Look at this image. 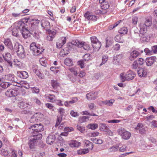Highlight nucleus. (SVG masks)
<instances>
[{"instance_id":"nucleus-1","label":"nucleus","mask_w":157,"mask_h":157,"mask_svg":"<svg viewBox=\"0 0 157 157\" xmlns=\"http://www.w3.org/2000/svg\"><path fill=\"white\" fill-rule=\"evenodd\" d=\"M31 21L30 17H26L14 23L15 26L18 29V30L20 31L23 37L25 38H26L28 37L29 36L28 33L29 32L27 25L25 22L27 23L29 21Z\"/></svg>"},{"instance_id":"nucleus-2","label":"nucleus","mask_w":157,"mask_h":157,"mask_svg":"<svg viewBox=\"0 0 157 157\" xmlns=\"http://www.w3.org/2000/svg\"><path fill=\"white\" fill-rule=\"evenodd\" d=\"M30 47V52L36 56L41 54L44 50L39 44H36L35 42L31 43Z\"/></svg>"},{"instance_id":"nucleus-3","label":"nucleus","mask_w":157,"mask_h":157,"mask_svg":"<svg viewBox=\"0 0 157 157\" xmlns=\"http://www.w3.org/2000/svg\"><path fill=\"white\" fill-rule=\"evenodd\" d=\"M117 132L121 138L124 140H126L129 139L131 136V133L124 128H118Z\"/></svg>"},{"instance_id":"nucleus-4","label":"nucleus","mask_w":157,"mask_h":157,"mask_svg":"<svg viewBox=\"0 0 157 157\" xmlns=\"http://www.w3.org/2000/svg\"><path fill=\"white\" fill-rule=\"evenodd\" d=\"M14 49L17 52L18 56L21 58H24L25 53L23 46L18 43L16 42L14 46Z\"/></svg>"},{"instance_id":"nucleus-5","label":"nucleus","mask_w":157,"mask_h":157,"mask_svg":"<svg viewBox=\"0 0 157 157\" xmlns=\"http://www.w3.org/2000/svg\"><path fill=\"white\" fill-rule=\"evenodd\" d=\"M71 44L78 47H83L84 49L88 50L90 49V45L86 43L79 41L78 40H74L72 41Z\"/></svg>"},{"instance_id":"nucleus-6","label":"nucleus","mask_w":157,"mask_h":157,"mask_svg":"<svg viewBox=\"0 0 157 157\" xmlns=\"http://www.w3.org/2000/svg\"><path fill=\"white\" fill-rule=\"evenodd\" d=\"M2 78L5 80L9 81L12 83H13V85L20 86L18 85H17V84L20 85V84L15 82V77L13 74H10L5 75L3 76Z\"/></svg>"},{"instance_id":"nucleus-7","label":"nucleus","mask_w":157,"mask_h":157,"mask_svg":"<svg viewBox=\"0 0 157 157\" xmlns=\"http://www.w3.org/2000/svg\"><path fill=\"white\" fill-rule=\"evenodd\" d=\"M29 129L33 131L32 132L36 134V132H41L43 130V125L40 124H36L31 126Z\"/></svg>"},{"instance_id":"nucleus-8","label":"nucleus","mask_w":157,"mask_h":157,"mask_svg":"<svg viewBox=\"0 0 157 157\" xmlns=\"http://www.w3.org/2000/svg\"><path fill=\"white\" fill-rule=\"evenodd\" d=\"M17 90L14 89H9L7 90L5 93L6 96L9 97H15L17 96Z\"/></svg>"},{"instance_id":"nucleus-9","label":"nucleus","mask_w":157,"mask_h":157,"mask_svg":"<svg viewBox=\"0 0 157 157\" xmlns=\"http://www.w3.org/2000/svg\"><path fill=\"white\" fill-rule=\"evenodd\" d=\"M85 18L88 20H92L95 21L97 20V18L95 16L92 15L89 12H87L84 15Z\"/></svg>"},{"instance_id":"nucleus-10","label":"nucleus","mask_w":157,"mask_h":157,"mask_svg":"<svg viewBox=\"0 0 157 157\" xmlns=\"http://www.w3.org/2000/svg\"><path fill=\"white\" fill-rule=\"evenodd\" d=\"M156 61V57L152 56L147 58L145 61L146 65L147 66H151Z\"/></svg>"},{"instance_id":"nucleus-11","label":"nucleus","mask_w":157,"mask_h":157,"mask_svg":"<svg viewBox=\"0 0 157 157\" xmlns=\"http://www.w3.org/2000/svg\"><path fill=\"white\" fill-rule=\"evenodd\" d=\"M45 98L48 101L52 103L54 102V101H55L56 98L55 95L50 94H46L45 96Z\"/></svg>"},{"instance_id":"nucleus-12","label":"nucleus","mask_w":157,"mask_h":157,"mask_svg":"<svg viewBox=\"0 0 157 157\" xmlns=\"http://www.w3.org/2000/svg\"><path fill=\"white\" fill-rule=\"evenodd\" d=\"M17 75L20 78L25 79L29 76V75L27 72L24 71H18Z\"/></svg>"},{"instance_id":"nucleus-13","label":"nucleus","mask_w":157,"mask_h":157,"mask_svg":"<svg viewBox=\"0 0 157 157\" xmlns=\"http://www.w3.org/2000/svg\"><path fill=\"white\" fill-rule=\"evenodd\" d=\"M11 56V54L10 53L7 52L3 55V57L5 60L7 61L10 66L12 67V62L10 61Z\"/></svg>"},{"instance_id":"nucleus-14","label":"nucleus","mask_w":157,"mask_h":157,"mask_svg":"<svg viewBox=\"0 0 157 157\" xmlns=\"http://www.w3.org/2000/svg\"><path fill=\"white\" fill-rule=\"evenodd\" d=\"M41 25L46 30H49L50 28V23L49 21H42Z\"/></svg>"},{"instance_id":"nucleus-15","label":"nucleus","mask_w":157,"mask_h":157,"mask_svg":"<svg viewBox=\"0 0 157 157\" xmlns=\"http://www.w3.org/2000/svg\"><path fill=\"white\" fill-rule=\"evenodd\" d=\"M139 52L136 51L134 50L130 53L129 57V59L131 61H133L139 55Z\"/></svg>"},{"instance_id":"nucleus-16","label":"nucleus","mask_w":157,"mask_h":157,"mask_svg":"<svg viewBox=\"0 0 157 157\" xmlns=\"http://www.w3.org/2000/svg\"><path fill=\"white\" fill-rule=\"evenodd\" d=\"M42 135L41 134L38 133L37 135H34L31 136L30 140L36 142L38 140H40L42 138Z\"/></svg>"},{"instance_id":"nucleus-17","label":"nucleus","mask_w":157,"mask_h":157,"mask_svg":"<svg viewBox=\"0 0 157 157\" xmlns=\"http://www.w3.org/2000/svg\"><path fill=\"white\" fill-rule=\"evenodd\" d=\"M136 75L135 74L131 71H128L126 74V80H131L133 79Z\"/></svg>"},{"instance_id":"nucleus-18","label":"nucleus","mask_w":157,"mask_h":157,"mask_svg":"<svg viewBox=\"0 0 157 157\" xmlns=\"http://www.w3.org/2000/svg\"><path fill=\"white\" fill-rule=\"evenodd\" d=\"M140 28V34L145 33L147 31V28L144 23H141L139 25Z\"/></svg>"},{"instance_id":"nucleus-19","label":"nucleus","mask_w":157,"mask_h":157,"mask_svg":"<svg viewBox=\"0 0 157 157\" xmlns=\"http://www.w3.org/2000/svg\"><path fill=\"white\" fill-rule=\"evenodd\" d=\"M4 42L5 45L10 50H12L13 49L12 43L10 39L7 38L5 39Z\"/></svg>"},{"instance_id":"nucleus-20","label":"nucleus","mask_w":157,"mask_h":157,"mask_svg":"<svg viewBox=\"0 0 157 157\" xmlns=\"http://www.w3.org/2000/svg\"><path fill=\"white\" fill-rule=\"evenodd\" d=\"M138 74L139 76L140 77H145L147 75L146 70L143 68H140L137 71Z\"/></svg>"},{"instance_id":"nucleus-21","label":"nucleus","mask_w":157,"mask_h":157,"mask_svg":"<svg viewBox=\"0 0 157 157\" xmlns=\"http://www.w3.org/2000/svg\"><path fill=\"white\" fill-rule=\"evenodd\" d=\"M95 94V92L90 93L87 94L86 95L87 99L89 100H94L97 98V95H94Z\"/></svg>"},{"instance_id":"nucleus-22","label":"nucleus","mask_w":157,"mask_h":157,"mask_svg":"<svg viewBox=\"0 0 157 157\" xmlns=\"http://www.w3.org/2000/svg\"><path fill=\"white\" fill-rule=\"evenodd\" d=\"M94 51H98L101 47V43L99 41L97 43H95L94 44L92 45Z\"/></svg>"},{"instance_id":"nucleus-23","label":"nucleus","mask_w":157,"mask_h":157,"mask_svg":"<svg viewBox=\"0 0 157 157\" xmlns=\"http://www.w3.org/2000/svg\"><path fill=\"white\" fill-rule=\"evenodd\" d=\"M55 140L54 136L53 135H49L46 139V142L49 144H52Z\"/></svg>"},{"instance_id":"nucleus-24","label":"nucleus","mask_w":157,"mask_h":157,"mask_svg":"<svg viewBox=\"0 0 157 157\" xmlns=\"http://www.w3.org/2000/svg\"><path fill=\"white\" fill-rule=\"evenodd\" d=\"M64 64L68 66H71L73 65V62L72 59L69 58H66L64 61Z\"/></svg>"},{"instance_id":"nucleus-25","label":"nucleus","mask_w":157,"mask_h":157,"mask_svg":"<svg viewBox=\"0 0 157 157\" xmlns=\"http://www.w3.org/2000/svg\"><path fill=\"white\" fill-rule=\"evenodd\" d=\"M114 101V100L113 99H111L110 100H107L105 101H102V102L105 105L109 106H112Z\"/></svg>"},{"instance_id":"nucleus-26","label":"nucleus","mask_w":157,"mask_h":157,"mask_svg":"<svg viewBox=\"0 0 157 157\" xmlns=\"http://www.w3.org/2000/svg\"><path fill=\"white\" fill-rule=\"evenodd\" d=\"M18 106L21 108L25 109L28 108L29 106V105L28 103L22 101L18 103Z\"/></svg>"},{"instance_id":"nucleus-27","label":"nucleus","mask_w":157,"mask_h":157,"mask_svg":"<svg viewBox=\"0 0 157 157\" xmlns=\"http://www.w3.org/2000/svg\"><path fill=\"white\" fill-rule=\"evenodd\" d=\"M85 146L86 147H88L87 148L90 150H92L93 147V144L88 140H85L84 141Z\"/></svg>"},{"instance_id":"nucleus-28","label":"nucleus","mask_w":157,"mask_h":157,"mask_svg":"<svg viewBox=\"0 0 157 157\" xmlns=\"http://www.w3.org/2000/svg\"><path fill=\"white\" fill-rule=\"evenodd\" d=\"M69 144L72 147H77L80 145L81 143L76 140H73Z\"/></svg>"},{"instance_id":"nucleus-29","label":"nucleus","mask_w":157,"mask_h":157,"mask_svg":"<svg viewBox=\"0 0 157 157\" xmlns=\"http://www.w3.org/2000/svg\"><path fill=\"white\" fill-rule=\"evenodd\" d=\"M89 151L88 148L81 149L78 151V155H83L88 153Z\"/></svg>"},{"instance_id":"nucleus-30","label":"nucleus","mask_w":157,"mask_h":157,"mask_svg":"<svg viewBox=\"0 0 157 157\" xmlns=\"http://www.w3.org/2000/svg\"><path fill=\"white\" fill-rule=\"evenodd\" d=\"M98 127V124H90L87 125V128L89 129L94 130Z\"/></svg>"},{"instance_id":"nucleus-31","label":"nucleus","mask_w":157,"mask_h":157,"mask_svg":"<svg viewBox=\"0 0 157 157\" xmlns=\"http://www.w3.org/2000/svg\"><path fill=\"white\" fill-rule=\"evenodd\" d=\"M20 32V30H18L15 26L13 28L12 30V35L14 36L17 37L19 35V33Z\"/></svg>"},{"instance_id":"nucleus-32","label":"nucleus","mask_w":157,"mask_h":157,"mask_svg":"<svg viewBox=\"0 0 157 157\" xmlns=\"http://www.w3.org/2000/svg\"><path fill=\"white\" fill-rule=\"evenodd\" d=\"M112 39L111 37H107L106 38V44L105 47L106 48L109 47L112 44Z\"/></svg>"},{"instance_id":"nucleus-33","label":"nucleus","mask_w":157,"mask_h":157,"mask_svg":"<svg viewBox=\"0 0 157 157\" xmlns=\"http://www.w3.org/2000/svg\"><path fill=\"white\" fill-rule=\"evenodd\" d=\"M119 149V146L117 145H114L110 147L108 151L110 152H114L117 151Z\"/></svg>"},{"instance_id":"nucleus-34","label":"nucleus","mask_w":157,"mask_h":157,"mask_svg":"<svg viewBox=\"0 0 157 157\" xmlns=\"http://www.w3.org/2000/svg\"><path fill=\"white\" fill-rule=\"evenodd\" d=\"M34 115H37V117L36 118L38 122L41 121L42 120L44 115L41 113H36Z\"/></svg>"},{"instance_id":"nucleus-35","label":"nucleus","mask_w":157,"mask_h":157,"mask_svg":"<svg viewBox=\"0 0 157 157\" xmlns=\"http://www.w3.org/2000/svg\"><path fill=\"white\" fill-rule=\"evenodd\" d=\"M89 117L88 116H83L80 117L79 119V121L80 123L89 120Z\"/></svg>"},{"instance_id":"nucleus-36","label":"nucleus","mask_w":157,"mask_h":157,"mask_svg":"<svg viewBox=\"0 0 157 157\" xmlns=\"http://www.w3.org/2000/svg\"><path fill=\"white\" fill-rule=\"evenodd\" d=\"M101 6L103 9L106 10L109 8V6L108 2H105L101 4Z\"/></svg>"},{"instance_id":"nucleus-37","label":"nucleus","mask_w":157,"mask_h":157,"mask_svg":"<svg viewBox=\"0 0 157 157\" xmlns=\"http://www.w3.org/2000/svg\"><path fill=\"white\" fill-rule=\"evenodd\" d=\"M10 84L9 82H2L0 84V87L5 89L7 88L10 86Z\"/></svg>"},{"instance_id":"nucleus-38","label":"nucleus","mask_w":157,"mask_h":157,"mask_svg":"<svg viewBox=\"0 0 157 157\" xmlns=\"http://www.w3.org/2000/svg\"><path fill=\"white\" fill-rule=\"evenodd\" d=\"M128 32V29L126 27H123L119 30V33L121 34H125Z\"/></svg>"},{"instance_id":"nucleus-39","label":"nucleus","mask_w":157,"mask_h":157,"mask_svg":"<svg viewBox=\"0 0 157 157\" xmlns=\"http://www.w3.org/2000/svg\"><path fill=\"white\" fill-rule=\"evenodd\" d=\"M140 40L142 41L145 42L147 41V35L145 33L140 34Z\"/></svg>"},{"instance_id":"nucleus-40","label":"nucleus","mask_w":157,"mask_h":157,"mask_svg":"<svg viewBox=\"0 0 157 157\" xmlns=\"http://www.w3.org/2000/svg\"><path fill=\"white\" fill-rule=\"evenodd\" d=\"M100 128L101 131H105L107 130L108 129L107 126L104 123H101L100 124Z\"/></svg>"},{"instance_id":"nucleus-41","label":"nucleus","mask_w":157,"mask_h":157,"mask_svg":"<svg viewBox=\"0 0 157 157\" xmlns=\"http://www.w3.org/2000/svg\"><path fill=\"white\" fill-rule=\"evenodd\" d=\"M122 58L121 55H117L113 57V59L114 61L118 62Z\"/></svg>"},{"instance_id":"nucleus-42","label":"nucleus","mask_w":157,"mask_h":157,"mask_svg":"<svg viewBox=\"0 0 157 157\" xmlns=\"http://www.w3.org/2000/svg\"><path fill=\"white\" fill-rule=\"evenodd\" d=\"M77 68L75 67L69 68V70L72 73H73L75 76H76L77 74Z\"/></svg>"},{"instance_id":"nucleus-43","label":"nucleus","mask_w":157,"mask_h":157,"mask_svg":"<svg viewBox=\"0 0 157 157\" xmlns=\"http://www.w3.org/2000/svg\"><path fill=\"white\" fill-rule=\"evenodd\" d=\"M90 40L92 43V45L99 41L97 38L95 36L90 37Z\"/></svg>"},{"instance_id":"nucleus-44","label":"nucleus","mask_w":157,"mask_h":157,"mask_svg":"<svg viewBox=\"0 0 157 157\" xmlns=\"http://www.w3.org/2000/svg\"><path fill=\"white\" fill-rule=\"evenodd\" d=\"M77 129L81 133H83L85 131V127L80 125H77Z\"/></svg>"},{"instance_id":"nucleus-45","label":"nucleus","mask_w":157,"mask_h":157,"mask_svg":"<svg viewBox=\"0 0 157 157\" xmlns=\"http://www.w3.org/2000/svg\"><path fill=\"white\" fill-rule=\"evenodd\" d=\"M37 117V115H33V116L31 117L29 121L31 123H36L38 122L37 120H36V117Z\"/></svg>"},{"instance_id":"nucleus-46","label":"nucleus","mask_w":157,"mask_h":157,"mask_svg":"<svg viewBox=\"0 0 157 157\" xmlns=\"http://www.w3.org/2000/svg\"><path fill=\"white\" fill-rule=\"evenodd\" d=\"M126 74L125 75L123 73H121L120 75V78L121 80V81L123 82H124L125 81L127 80H126Z\"/></svg>"},{"instance_id":"nucleus-47","label":"nucleus","mask_w":157,"mask_h":157,"mask_svg":"<svg viewBox=\"0 0 157 157\" xmlns=\"http://www.w3.org/2000/svg\"><path fill=\"white\" fill-rule=\"evenodd\" d=\"M59 42L62 43L64 45L66 42V38L65 37H62L59 38L58 40Z\"/></svg>"},{"instance_id":"nucleus-48","label":"nucleus","mask_w":157,"mask_h":157,"mask_svg":"<svg viewBox=\"0 0 157 157\" xmlns=\"http://www.w3.org/2000/svg\"><path fill=\"white\" fill-rule=\"evenodd\" d=\"M39 61L40 64L42 65L44 67H46L47 66L46 61L45 59L44 58H41L40 59Z\"/></svg>"},{"instance_id":"nucleus-49","label":"nucleus","mask_w":157,"mask_h":157,"mask_svg":"<svg viewBox=\"0 0 157 157\" xmlns=\"http://www.w3.org/2000/svg\"><path fill=\"white\" fill-rule=\"evenodd\" d=\"M51 84L53 87L54 89L56 88L58 85V83L57 81L54 80L51 81Z\"/></svg>"},{"instance_id":"nucleus-50","label":"nucleus","mask_w":157,"mask_h":157,"mask_svg":"<svg viewBox=\"0 0 157 157\" xmlns=\"http://www.w3.org/2000/svg\"><path fill=\"white\" fill-rule=\"evenodd\" d=\"M83 114L84 115H88L91 116H98L97 115L93 113H90L89 112H88L87 111H85L83 112Z\"/></svg>"},{"instance_id":"nucleus-51","label":"nucleus","mask_w":157,"mask_h":157,"mask_svg":"<svg viewBox=\"0 0 157 157\" xmlns=\"http://www.w3.org/2000/svg\"><path fill=\"white\" fill-rule=\"evenodd\" d=\"M90 58V55L88 54H86L84 55L83 56V59L85 61H88Z\"/></svg>"},{"instance_id":"nucleus-52","label":"nucleus","mask_w":157,"mask_h":157,"mask_svg":"<svg viewBox=\"0 0 157 157\" xmlns=\"http://www.w3.org/2000/svg\"><path fill=\"white\" fill-rule=\"evenodd\" d=\"M144 51L147 55H150L152 54V50H150L148 48H146L144 49Z\"/></svg>"},{"instance_id":"nucleus-53","label":"nucleus","mask_w":157,"mask_h":157,"mask_svg":"<svg viewBox=\"0 0 157 157\" xmlns=\"http://www.w3.org/2000/svg\"><path fill=\"white\" fill-rule=\"evenodd\" d=\"M93 141L94 143L98 144H101L103 142L102 140L101 139H98L96 138H95L94 139Z\"/></svg>"},{"instance_id":"nucleus-54","label":"nucleus","mask_w":157,"mask_h":157,"mask_svg":"<svg viewBox=\"0 0 157 157\" xmlns=\"http://www.w3.org/2000/svg\"><path fill=\"white\" fill-rule=\"evenodd\" d=\"M108 59V57L105 56L104 55L102 56V62L100 64V65H101L105 63L107 61Z\"/></svg>"},{"instance_id":"nucleus-55","label":"nucleus","mask_w":157,"mask_h":157,"mask_svg":"<svg viewBox=\"0 0 157 157\" xmlns=\"http://www.w3.org/2000/svg\"><path fill=\"white\" fill-rule=\"evenodd\" d=\"M70 114L72 117H76L79 116V113L76 112H75L74 110L71 111Z\"/></svg>"},{"instance_id":"nucleus-56","label":"nucleus","mask_w":157,"mask_h":157,"mask_svg":"<svg viewBox=\"0 0 157 157\" xmlns=\"http://www.w3.org/2000/svg\"><path fill=\"white\" fill-rule=\"evenodd\" d=\"M144 23L145 24L147 27H148L151 25V22L150 20L146 18L145 23Z\"/></svg>"},{"instance_id":"nucleus-57","label":"nucleus","mask_w":157,"mask_h":157,"mask_svg":"<svg viewBox=\"0 0 157 157\" xmlns=\"http://www.w3.org/2000/svg\"><path fill=\"white\" fill-rule=\"evenodd\" d=\"M35 143L30 140L29 141V145L30 149H33L34 148L35 146Z\"/></svg>"},{"instance_id":"nucleus-58","label":"nucleus","mask_w":157,"mask_h":157,"mask_svg":"<svg viewBox=\"0 0 157 157\" xmlns=\"http://www.w3.org/2000/svg\"><path fill=\"white\" fill-rule=\"evenodd\" d=\"M14 65L16 66L20 67L21 65V62L17 59H15L14 60Z\"/></svg>"},{"instance_id":"nucleus-59","label":"nucleus","mask_w":157,"mask_h":157,"mask_svg":"<svg viewBox=\"0 0 157 157\" xmlns=\"http://www.w3.org/2000/svg\"><path fill=\"white\" fill-rule=\"evenodd\" d=\"M56 30H50L49 33V35L54 38L56 35Z\"/></svg>"},{"instance_id":"nucleus-60","label":"nucleus","mask_w":157,"mask_h":157,"mask_svg":"<svg viewBox=\"0 0 157 157\" xmlns=\"http://www.w3.org/2000/svg\"><path fill=\"white\" fill-rule=\"evenodd\" d=\"M127 147L125 145L122 146L121 147H119V151L121 152H124L126 151Z\"/></svg>"},{"instance_id":"nucleus-61","label":"nucleus","mask_w":157,"mask_h":157,"mask_svg":"<svg viewBox=\"0 0 157 157\" xmlns=\"http://www.w3.org/2000/svg\"><path fill=\"white\" fill-rule=\"evenodd\" d=\"M138 67V63L136 61H135L132 65V68L134 69H136Z\"/></svg>"},{"instance_id":"nucleus-62","label":"nucleus","mask_w":157,"mask_h":157,"mask_svg":"<svg viewBox=\"0 0 157 157\" xmlns=\"http://www.w3.org/2000/svg\"><path fill=\"white\" fill-rule=\"evenodd\" d=\"M54 102H55L59 106H63V104L62 103V101L60 100H56V99L55 101H54Z\"/></svg>"},{"instance_id":"nucleus-63","label":"nucleus","mask_w":157,"mask_h":157,"mask_svg":"<svg viewBox=\"0 0 157 157\" xmlns=\"http://www.w3.org/2000/svg\"><path fill=\"white\" fill-rule=\"evenodd\" d=\"M99 133L98 132H92L89 133V136L91 137H95L98 135Z\"/></svg>"},{"instance_id":"nucleus-64","label":"nucleus","mask_w":157,"mask_h":157,"mask_svg":"<svg viewBox=\"0 0 157 157\" xmlns=\"http://www.w3.org/2000/svg\"><path fill=\"white\" fill-rule=\"evenodd\" d=\"M152 51V53H157V45H155L151 47Z\"/></svg>"}]
</instances>
